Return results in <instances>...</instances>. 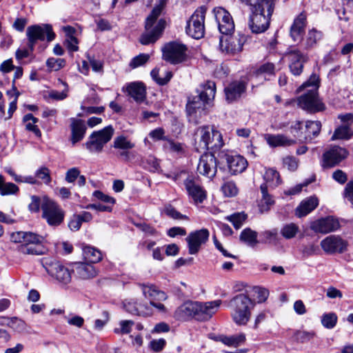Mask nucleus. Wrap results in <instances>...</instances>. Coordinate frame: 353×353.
Wrapping results in <instances>:
<instances>
[{
    "label": "nucleus",
    "mask_w": 353,
    "mask_h": 353,
    "mask_svg": "<svg viewBox=\"0 0 353 353\" xmlns=\"http://www.w3.org/2000/svg\"><path fill=\"white\" fill-rule=\"evenodd\" d=\"M210 106L202 99L197 96L189 98L186 105V111L188 115L192 116L199 113L200 115L205 114V110Z\"/></svg>",
    "instance_id": "29"
},
{
    "label": "nucleus",
    "mask_w": 353,
    "mask_h": 353,
    "mask_svg": "<svg viewBox=\"0 0 353 353\" xmlns=\"http://www.w3.org/2000/svg\"><path fill=\"white\" fill-rule=\"evenodd\" d=\"M5 171L11 176L17 183H26L32 185L38 183L35 176H22L17 174L11 168H6Z\"/></svg>",
    "instance_id": "40"
},
{
    "label": "nucleus",
    "mask_w": 353,
    "mask_h": 353,
    "mask_svg": "<svg viewBox=\"0 0 353 353\" xmlns=\"http://www.w3.org/2000/svg\"><path fill=\"white\" fill-rule=\"evenodd\" d=\"M321 123L319 121H307L305 123V139L312 140L317 137L321 132Z\"/></svg>",
    "instance_id": "37"
},
{
    "label": "nucleus",
    "mask_w": 353,
    "mask_h": 353,
    "mask_svg": "<svg viewBox=\"0 0 353 353\" xmlns=\"http://www.w3.org/2000/svg\"><path fill=\"white\" fill-rule=\"evenodd\" d=\"M35 177L41 179L45 184H50L51 182L50 171L46 167L42 166L35 172Z\"/></svg>",
    "instance_id": "52"
},
{
    "label": "nucleus",
    "mask_w": 353,
    "mask_h": 353,
    "mask_svg": "<svg viewBox=\"0 0 353 353\" xmlns=\"http://www.w3.org/2000/svg\"><path fill=\"white\" fill-rule=\"evenodd\" d=\"M80 174V170L77 168H72L65 173V181L68 183H73Z\"/></svg>",
    "instance_id": "61"
},
{
    "label": "nucleus",
    "mask_w": 353,
    "mask_h": 353,
    "mask_svg": "<svg viewBox=\"0 0 353 353\" xmlns=\"http://www.w3.org/2000/svg\"><path fill=\"white\" fill-rule=\"evenodd\" d=\"M221 191L225 196L232 197L238 194L239 190L234 182L226 181L222 185Z\"/></svg>",
    "instance_id": "50"
},
{
    "label": "nucleus",
    "mask_w": 353,
    "mask_h": 353,
    "mask_svg": "<svg viewBox=\"0 0 353 353\" xmlns=\"http://www.w3.org/2000/svg\"><path fill=\"white\" fill-rule=\"evenodd\" d=\"M140 287L145 298L151 301V304L154 308L159 312H167L166 307L160 303L168 299V296L165 292L159 290L155 285L149 283L140 284Z\"/></svg>",
    "instance_id": "12"
},
{
    "label": "nucleus",
    "mask_w": 353,
    "mask_h": 353,
    "mask_svg": "<svg viewBox=\"0 0 353 353\" xmlns=\"http://www.w3.org/2000/svg\"><path fill=\"white\" fill-rule=\"evenodd\" d=\"M185 188L194 203H202L207 198V192L203 187L196 183L192 176H188L183 181Z\"/></svg>",
    "instance_id": "19"
},
{
    "label": "nucleus",
    "mask_w": 353,
    "mask_h": 353,
    "mask_svg": "<svg viewBox=\"0 0 353 353\" xmlns=\"http://www.w3.org/2000/svg\"><path fill=\"white\" fill-rule=\"evenodd\" d=\"M112 146L118 150L117 157L128 161L130 159V150L134 148L135 144L127 137L119 135L114 139Z\"/></svg>",
    "instance_id": "23"
},
{
    "label": "nucleus",
    "mask_w": 353,
    "mask_h": 353,
    "mask_svg": "<svg viewBox=\"0 0 353 353\" xmlns=\"http://www.w3.org/2000/svg\"><path fill=\"white\" fill-rule=\"evenodd\" d=\"M125 91L137 103L143 102L146 99V88L142 82L134 81L128 83Z\"/></svg>",
    "instance_id": "25"
},
{
    "label": "nucleus",
    "mask_w": 353,
    "mask_h": 353,
    "mask_svg": "<svg viewBox=\"0 0 353 353\" xmlns=\"http://www.w3.org/2000/svg\"><path fill=\"white\" fill-rule=\"evenodd\" d=\"M220 157L225 160L231 174L242 173L248 166L247 160L241 155L223 152Z\"/></svg>",
    "instance_id": "22"
},
{
    "label": "nucleus",
    "mask_w": 353,
    "mask_h": 353,
    "mask_svg": "<svg viewBox=\"0 0 353 353\" xmlns=\"http://www.w3.org/2000/svg\"><path fill=\"white\" fill-rule=\"evenodd\" d=\"M10 240L20 243L19 250L24 254L41 255L45 252L42 245L44 238L31 232L18 231L12 232Z\"/></svg>",
    "instance_id": "4"
},
{
    "label": "nucleus",
    "mask_w": 353,
    "mask_h": 353,
    "mask_svg": "<svg viewBox=\"0 0 353 353\" xmlns=\"http://www.w3.org/2000/svg\"><path fill=\"white\" fill-rule=\"evenodd\" d=\"M254 305L252 299L245 294L234 296L228 304L233 321L238 325H246L250 319L251 310Z\"/></svg>",
    "instance_id": "5"
},
{
    "label": "nucleus",
    "mask_w": 353,
    "mask_h": 353,
    "mask_svg": "<svg viewBox=\"0 0 353 353\" xmlns=\"http://www.w3.org/2000/svg\"><path fill=\"white\" fill-rule=\"evenodd\" d=\"M164 212L167 216L174 219H188V217L186 215L181 214L174 207H172L170 205L165 207Z\"/></svg>",
    "instance_id": "58"
},
{
    "label": "nucleus",
    "mask_w": 353,
    "mask_h": 353,
    "mask_svg": "<svg viewBox=\"0 0 353 353\" xmlns=\"http://www.w3.org/2000/svg\"><path fill=\"white\" fill-rule=\"evenodd\" d=\"M319 252V247L314 243H310L304 246L302 250L303 254L306 256L318 254Z\"/></svg>",
    "instance_id": "62"
},
{
    "label": "nucleus",
    "mask_w": 353,
    "mask_h": 353,
    "mask_svg": "<svg viewBox=\"0 0 353 353\" xmlns=\"http://www.w3.org/2000/svg\"><path fill=\"white\" fill-rule=\"evenodd\" d=\"M150 59V55L148 54L141 53L134 57L130 63V66L132 68H136L143 65Z\"/></svg>",
    "instance_id": "56"
},
{
    "label": "nucleus",
    "mask_w": 353,
    "mask_h": 353,
    "mask_svg": "<svg viewBox=\"0 0 353 353\" xmlns=\"http://www.w3.org/2000/svg\"><path fill=\"white\" fill-rule=\"evenodd\" d=\"M260 188L262 194V199L259 204V207L261 212H264L270 210V207L274 203V201L268 194L266 184H261Z\"/></svg>",
    "instance_id": "34"
},
{
    "label": "nucleus",
    "mask_w": 353,
    "mask_h": 353,
    "mask_svg": "<svg viewBox=\"0 0 353 353\" xmlns=\"http://www.w3.org/2000/svg\"><path fill=\"white\" fill-rule=\"evenodd\" d=\"M71 121L72 141L74 144L84 137L87 128L81 119H72Z\"/></svg>",
    "instance_id": "32"
},
{
    "label": "nucleus",
    "mask_w": 353,
    "mask_h": 353,
    "mask_svg": "<svg viewBox=\"0 0 353 353\" xmlns=\"http://www.w3.org/2000/svg\"><path fill=\"white\" fill-rule=\"evenodd\" d=\"M348 154L349 152L345 148L332 146L323 154L321 165L323 168H333L345 159Z\"/></svg>",
    "instance_id": "15"
},
{
    "label": "nucleus",
    "mask_w": 353,
    "mask_h": 353,
    "mask_svg": "<svg viewBox=\"0 0 353 353\" xmlns=\"http://www.w3.org/2000/svg\"><path fill=\"white\" fill-rule=\"evenodd\" d=\"M310 228L315 233L326 234L338 230L341 225L338 219L327 216L311 222Z\"/></svg>",
    "instance_id": "16"
},
{
    "label": "nucleus",
    "mask_w": 353,
    "mask_h": 353,
    "mask_svg": "<svg viewBox=\"0 0 353 353\" xmlns=\"http://www.w3.org/2000/svg\"><path fill=\"white\" fill-rule=\"evenodd\" d=\"M209 235L210 233L207 229H201L190 232L186 238L189 254H196L198 253L201 245L208 240Z\"/></svg>",
    "instance_id": "20"
},
{
    "label": "nucleus",
    "mask_w": 353,
    "mask_h": 353,
    "mask_svg": "<svg viewBox=\"0 0 353 353\" xmlns=\"http://www.w3.org/2000/svg\"><path fill=\"white\" fill-rule=\"evenodd\" d=\"M319 86V78L313 74L306 82L299 88L298 92L305 88H310L306 93L297 99L298 105L301 108L311 112H319L324 109V105L318 97Z\"/></svg>",
    "instance_id": "3"
},
{
    "label": "nucleus",
    "mask_w": 353,
    "mask_h": 353,
    "mask_svg": "<svg viewBox=\"0 0 353 353\" xmlns=\"http://www.w3.org/2000/svg\"><path fill=\"white\" fill-rule=\"evenodd\" d=\"M319 205V200L315 196H310L303 200L295 210V214L299 218L305 216L313 211Z\"/></svg>",
    "instance_id": "31"
},
{
    "label": "nucleus",
    "mask_w": 353,
    "mask_h": 353,
    "mask_svg": "<svg viewBox=\"0 0 353 353\" xmlns=\"http://www.w3.org/2000/svg\"><path fill=\"white\" fill-rule=\"evenodd\" d=\"M305 25L306 14L301 12L295 18L290 28V37L294 41L299 42L302 40Z\"/></svg>",
    "instance_id": "27"
},
{
    "label": "nucleus",
    "mask_w": 353,
    "mask_h": 353,
    "mask_svg": "<svg viewBox=\"0 0 353 353\" xmlns=\"http://www.w3.org/2000/svg\"><path fill=\"white\" fill-rule=\"evenodd\" d=\"M220 32L228 35L234 30V23L230 14L224 8L219 7L213 10Z\"/></svg>",
    "instance_id": "18"
},
{
    "label": "nucleus",
    "mask_w": 353,
    "mask_h": 353,
    "mask_svg": "<svg viewBox=\"0 0 353 353\" xmlns=\"http://www.w3.org/2000/svg\"><path fill=\"white\" fill-rule=\"evenodd\" d=\"M221 303L219 299L205 303L185 301L175 310L174 317L182 321L193 317L202 321L209 320L218 311Z\"/></svg>",
    "instance_id": "1"
},
{
    "label": "nucleus",
    "mask_w": 353,
    "mask_h": 353,
    "mask_svg": "<svg viewBox=\"0 0 353 353\" xmlns=\"http://www.w3.org/2000/svg\"><path fill=\"white\" fill-rule=\"evenodd\" d=\"M154 306L151 304V301L149 303H138V307H134L133 310L130 309L132 314H137L139 316H150L154 314Z\"/></svg>",
    "instance_id": "43"
},
{
    "label": "nucleus",
    "mask_w": 353,
    "mask_h": 353,
    "mask_svg": "<svg viewBox=\"0 0 353 353\" xmlns=\"http://www.w3.org/2000/svg\"><path fill=\"white\" fill-rule=\"evenodd\" d=\"M344 197L353 205V181L347 183L345 188Z\"/></svg>",
    "instance_id": "64"
},
{
    "label": "nucleus",
    "mask_w": 353,
    "mask_h": 353,
    "mask_svg": "<svg viewBox=\"0 0 353 353\" xmlns=\"http://www.w3.org/2000/svg\"><path fill=\"white\" fill-rule=\"evenodd\" d=\"M275 66L272 63H266L261 65L256 71V77H263L265 80H269L268 76H274Z\"/></svg>",
    "instance_id": "44"
},
{
    "label": "nucleus",
    "mask_w": 353,
    "mask_h": 353,
    "mask_svg": "<svg viewBox=\"0 0 353 353\" xmlns=\"http://www.w3.org/2000/svg\"><path fill=\"white\" fill-rule=\"evenodd\" d=\"M86 149L91 153H101L103 147L98 143L94 137L90 135L88 140L84 144Z\"/></svg>",
    "instance_id": "49"
},
{
    "label": "nucleus",
    "mask_w": 353,
    "mask_h": 353,
    "mask_svg": "<svg viewBox=\"0 0 353 353\" xmlns=\"http://www.w3.org/2000/svg\"><path fill=\"white\" fill-rule=\"evenodd\" d=\"M322 37V33L315 29H312L308 32L306 39L307 48L313 47L318 41Z\"/></svg>",
    "instance_id": "53"
},
{
    "label": "nucleus",
    "mask_w": 353,
    "mask_h": 353,
    "mask_svg": "<svg viewBox=\"0 0 353 353\" xmlns=\"http://www.w3.org/2000/svg\"><path fill=\"white\" fill-rule=\"evenodd\" d=\"M159 70L156 68L152 70L150 72V75L152 79L160 85H164L167 84L172 77V72L170 71L165 72L164 79L159 78Z\"/></svg>",
    "instance_id": "47"
},
{
    "label": "nucleus",
    "mask_w": 353,
    "mask_h": 353,
    "mask_svg": "<svg viewBox=\"0 0 353 353\" xmlns=\"http://www.w3.org/2000/svg\"><path fill=\"white\" fill-rule=\"evenodd\" d=\"M320 245L326 254L333 255L347 252L349 243L340 235L331 234L321 240Z\"/></svg>",
    "instance_id": "14"
},
{
    "label": "nucleus",
    "mask_w": 353,
    "mask_h": 353,
    "mask_svg": "<svg viewBox=\"0 0 353 353\" xmlns=\"http://www.w3.org/2000/svg\"><path fill=\"white\" fill-rule=\"evenodd\" d=\"M83 255L84 259L90 264L97 263L102 259L101 253L99 250L88 245L83 248Z\"/></svg>",
    "instance_id": "36"
},
{
    "label": "nucleus",
    "mask_w": 353,
    "mask_h": 353,
    "mask_svg": "<svg viewBox=\"0 0 353 353\" xmlns=\"http://www.w3.org/2000/svg\"><path fill=\"white\" fill-rule=\"evenodd\" d=\"M114 131L112 126L108 125L101 130L93 132L90 135L94 137L97 142L100 143L101 145L104 147V145L111 140L114 134Z\"/></svg>",
    "instance_id": "33"
},
{
    "label": "nucleus",
    "mask_w": 353,
    "mask_h": 353,
    "mask_svg": "<svg viewBox=\"0 0 353 353\" xmlns=\"http://www.w3.org/2000/svg\"><path fill=\"white\" fill-rule=\"evenodd\" d=\"M224 145L221 133L215 128L203 125L197 128L194 133V145L199 152L211 150L219 151Z\"/></svg>",
    "instance_id": "2"
},
{
    "label": "nucleus",
    "mask_w": 353,
    "mask_h": 353,
    "mask_svg": "<svg viewBox=\"0 0 353 353\" xmlns=\"http://www.w3.org/2000/svg\"><path fill=\"white\" fill-rule=\"evenodd\" d=\"M246 219L247 215L243 212L234 213L226 217V219L230 221L233 224L234 227L237 230L242 226Z\"/></svg>",
    "instance_id": "51"
},
{
    "label": "nucleus",
    "mask_w": 353,
    "mask_h": 353,
    "mask_svg": "<svg viewBox=\"0 0 353 353\" xmlns=\"http://www.w3.org/2000/svg\"><path fill=\"white\" fill-rule=\"evenodd\" d=\"M65 65V61L63 59H57L50 57L46 61V65L50 70L58 71Z\"/></svg>",
    "instance_id": "54"
},
{
    "label": "nucleus",
    "mask_w": 353,
    "mask_h": 353,
    "mask_svg": "<svg viewBox=\"0 0 353 353\" xmlns=\"http://www.w3.org/2000/svg\"><path fill=\"white\" fill-rule=\"evenodd\" d=\"M198 96L208 104L209 106L213 105V101L216 94V85L214 81H207L200 85L197 90Z\"/></svg>",
    "instance_id": "28"
},
{
    "label": "nucleus",
    "mask_w": 353,
    "mask_h": 353,
    "mask_svg": "<svg viewBox=\"0 0 353 353\" xmlns=\"http://www.w3.org/2000/svg\"><path fill=\"white\" fill-rule=\"evenodd\" d=\"M247 41V36L238 32L232 35H225L220 38V50L226 54H235L242 51Z\"/></svg>",
    "instance_id": "13"
},
{
    "label": "nucleus",
    "mask_w": 353,
    "mask_h": 353,
    "mask_svg": "<svg viewBox=\"0 0 353 353\" xmlns=\"http://www.w3.org/2000/svg\"><path fill=\"white\" fill-rule=\"evenodd\" d=\"M67 322L70 325L81 327L84 324V319L80 316L72 315L67 318Z\"/></svg>",
    "instance_id": "63"
},
{
    "label": "nucleus",
    "mask_w": 353,
    "mask_h": 353,
    "mask_svg": "<svg viewBox=\"0 0 353 353\" xmlns=\"http://www.w3.org/2000/svg\"><path fill=\"white\" fill-rule=\"evenodd\" d=\"M26 36L28 40V46L31 51H33L37 41H44L46 36L48 41H52L55 38L52 26L46 23L28 26L26 30Z\"/></svg>",
    "instance_id": "9"
},
{
    "label": "nucleus",
    "mask_w": 353,
    "mask_h": 353,
    "mask_svg": "<svg viewBox=\"0 0 353 353\" xmlns=\"http://www.w3.org/2000/svg\"><path fill=\"white\" fill-rule=\"evenodd\" d=\"M42 265L48 274L59 283L68 284L70 282L71 272L60 261L52 258H45L42 260Z\"/></svg>",
    "instance_id": "8"
},
{
    "label": "nucleus",
    "mask_w": 353,
    "mask_h": 353,
    "mask_svg": "<svg viewBox=\"0 0 353 353\" xmlns=\"http://www.w3.org/2000/svg\"><path fill=\"white\" fill-rule=\"evenodd\" d=\"M59 81L65 87V90L59 92L57 90H51L49 93V97L55 100H63L68 97V85L65 82L61 81V79H59Z\"/></svg>",
    "instance_id": "57"
},
{
    "label": "nucleus",
    "mask_w": 353,
    "mask_h": 353,
    "mask_svg": "<svg viewBox=\"0 0 353 353\" xmlns=\"http://www.w3.org/2000/svg\"><path fill=\"white\" fill-rule=\"evenodd\" d=\"M246 85L243 81H234L225 88V97L228 101L232 102L239 98L245 91Z\"/></svg>",
    "instance_id": "30"
},
{
    "label": "nucleus",
    "mask_w": 353,
    "mask_h": 353,
    "mask_svg": "<svg viewBox=\"0 0 353 353\" xmlns=\"http://www.w3.org/2000/svg\"><path fill=\"white\" fill-rule=\"evenodd\" d=\"M65 45L67 49L71 52L79 50V40L75 37H70L68 39H65Z\"/></svg>",
    "instance_id": "60"
},
{
    "label": "nucleus",
    "mask_w": 353,
    "mask_h": 353,
    "mask_svg": "<svg viewBox=\"0 0 353 353\" xmlns=\"http://www.w3.org/2000/svg\"><path fill=\"white\" fill-rule=\"evenodd\" d=\"M315 336L314 331L296 330L294 333L293 338L298 343H305L313 339Z\"/></svg>",
    "instance_id": "45"
},
{
    "label": "nucleus",
    "mask_w": 353,
    "mask_h": 353,
    "mask_svg": "<svg viewBox=\"0 0 353 353\" xmlns=\"http://www.w3.org/2000/svg\"><path fill=\"white\" fill-rule=\"evenodd\" d=\"M163 147L165 150L177 154L184 152L183 145L181 143L174 142L172 140L168 139L164 143Z\"/></svg>",
    "instance_id": "55"
},
{
    "label": "nucleus",
    "mask_w": 353,
    "mask_h": 353,
    "mask_svg": "<svg viewBox=\"0 0 353 353\" xmlns=\"http://www.w3.org/2000/svg\"><path fill=\"white\" fill-rule=\"evenodd\" d=\"M299 226L294 223L285 224L281 230V234L286 239L294 238L299 232Z\"/></svg>",
    "instance_id": "46"
},
{
    "label": "nucleus",
    "mask_w": 353,
    "mask_h": 353,
    "mask_svg": "<svg viewBox=\"0 0 353 353\" xmlns=\"http://www.w3.org/2000/svg\"><path fill=\"white\" fill-rule=\"evenodd\" d=\"M23 121L26 123L27 130L32 132L37 137H41V132L37 125H35L38 122V119L32 114H27L23 117Z\"/></svg>",
    "instance_id": "42"
},
{
    "label": "nucleus",
    "mask_w": 353,
    "mask_h": 353,
    "mask_svg": "<svg viewBox=\"0 0 353 353\" xmlns=\"http://www.w3.org/2000/svg\"><path fill=\"white\" fill-rule=\"evenodd\" d=\"M264 139L271 148L289 147L296 143L294 139H290L283 134H265Z\"/></svg>",
    "instance_id": "26"
},
{
    "label": "nucleus",
    "mask_w": 353,
    "mask_h": 353,
    "mask_svg": "<svg viewBox=\"0 0 353 353\" xmlns=\"http://www.w3.org/2000/svg\"><path fill=\"white\" fill-rule=\"evenodd\" d=\"M72 272L79 279L86 280L95 277L97 271L94 267L88 263L78 262L73 264Z\"/></svg>",
    "instance_id": "24"
},
{
    "label": "nucleus",
    "mask_w": 353,
    "mask_h": 353,
    "mask_svg": "<svg viewBox=\"0 0 353 353\" xmlns=\"http://www.w3.org/2000/svg\"><path fill=\"white\" fill-rule=\"evenodd\" d=\"M19 187L11 182H6L5 178L0 174V194L1 196L16 195L19 193Z\"/></svg>",
    "instance_id": "35"
},
{
    "label": "nucleus",
    "mask_w": 353,
    "mask_h": 353,
    "mask_svg": "<svg viewBox=\"0 0 353 353\" xmlns=\"http://www.w3.org/2000/svg\"><path fill=\"white\" fill-rule=\"evenodd\" d=\"M206 8L203 6L196 9L187 23L186 33L191 37L199 39L204 36Z\"/></svg>",
    "instance_id": "10"
},
{
    "label": "nucleus",
    "mask_w": 353,
    "mask_h": 353,
    "mask_svg": "<svg viewBox=\"0 0 353 353\" xmlns=\"http://www.w3.org/2000/svg\"><path fill=\"white\" fill-rule=\"evenodd\" d=\"M283 165L290 171H295L299 165L298 160L293 157H286L283 160Z\"/></svg>",
    "instance_id": "59"
},
{
    "label": "nucleus",
    "mask_w": 353,
    "mask_h": 353,
    "mask_svg": "<svg viewBox=\"0 0 353 353\" xmlns=\"http://www.w3.org/2000/svg\"><path fill=\"white\" fill-rule=\"evenodd\" d=\"M162 11L160 6H155L145 21V32L140 37V42L143 45H148L156 42L161 37L165 28V21L160 19L157 22Z\"/></svg>",
    "instance_id": "6"
},
{
    "label": "nucleus",
    "mask_w": 353,
    "mask_h": 353,
    "mask_svg": "<svg viewBox=\"0 0 353 353\" xmlns=\"http://www.w3.org/2000/svg\"><path fill=\"white\" fill-rule=\"evenodd\" d=\"M338 317L334 312L323 314L321 317V323L327 329H332L337 323Z\"/></svg>",
    "instance_id": "48"
},
{
    "label": "nucleus",
    "mask_w": 353,
    "mask_h": 353,
    "mask_svg": "<svg viewBox=\"0 0 353 353\" xmlns=\"http://www.w3.org/2000/svg\"><path fill=\"white\" fill-rule=\"evenodd\" d=\"M42 217L51 226H58L62 223L65 212L53 200L44 197L41 203Z\"/></svg>",
    "instance_id": "7"
},
{
    "label": "nucleus",
    "mask_w": 353,
    "mask_h": 353,
    "mask_svg": "<svg viewBox=\"0 0 353 353\" xmlns=\"http://www.w3.org/2000/svg\"><path fill=\"white\" fill-rule=\"evenodd\" d=\"M217 164L215 157L212 153H205L200 157L197 165L198 172L210 179H212L216 173Z\"/></svg>",
    "instance_id": "21"
},
{
    "label": "nucleus",
    "mask_w": 353,
    "mask_h": 353,
    "mask_svg": "<svg viewBox=\"0 0 353 353\" xmlns=\"http://www.w3.org/2000/svg\"><path fill=\"white\" fill-rule=\"evenodd\" d=\"M240 240L247 245L254 247L258 243L257 232L250 228L244 229L240 234Z\"/></svg>",
    "instance_id": "39"
},
{
    "label": "nucleus",
    "mask_w": 353,
    "mask_h": 353,
    "mask_svg": "<svg viewBox=\"0 0 353 353\" xmlns=\"http://www.w3.org/2000/svg\"><path fill=\"white\" fill-rule=\"evenodd\" d=\"M289 61V68L292 74L300 75L303 69V65L308 60L307 54L297 49L288 50L284 54Z\"/></svg>",
    "instance_id": "17"
},
{
    "label": "nucleus",
    "mask_w": 353,
    "mask_h": 353,
    "mask_svg": "<svg viewBox=\"0 0 353 353\" xmlns=\"http://www.w3.org/2000/svg\"><path fill=\"white\" fill-rule=\"evenodd\" d=\"M188 48L179 41H172L166 43L162 48L163 60L171 64H179L187 59Z\"/></svg>",
    "instance_id": "11"
},
{
    "label": "nucleus",
    "mask_w": 353,
    "mask_h": 353,
    "mask_svg": "<svg viewBox=\"0 0 353 353\" xmlns=\"http://www.w3.org/2000/svg\"><path fill=\"white\" fill-rule=\"evenodd\" d=\"M263 177L265 181V184L267 185V188L268 186L275 188L281 182L279 173L272 168L267 169Z\"/></svg>",
    "instance_id": "38"
},
{
    "label": "nucleus",
    "mask_w": 353,
    "mask_h": 353,
    "mask_svg": "<svg viewBox=\"0 0 353 353\" xmlns=\"http://www.w3.org/2000/svg\"><path fill=\"white\" fill-rule=\"evenodd\" d=\"M353 134V131L347 125H341L336 128L334 132V134L331 138L332 141L337 139H350Z\"/></svg>",
    "instance_id": "41"
}]
</instances>
